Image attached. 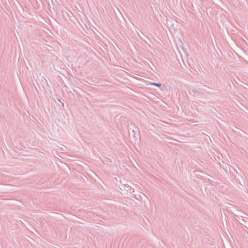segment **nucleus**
<instances>
[{
  "instance_id": "nucleus-2",
  "label": "nucleus",
  "mask_w": 248,
  "mask_h": 248,
  "mask_svg": "<svg viewBox=\"0 0 248 248\" xmlns=\"http://www.w3.org/2000/svg\"><path fill=\"white\" fill-rule=\"evenodd\" d=\"M151 84L154 85V86H158V87H159L160 86V85H159V84H157L154 83H151Z\"/></svg>"
},
{
  "instance_id": "nucleus-1",
  "label": "nucleus",
  "mask_w": 248,
  "mask_h": 248,
  "mask_svg": "<svg viewBox=\"0 0 248 248\" xmlns=\"http://www.w3.org/2000/svg\"><path fill=\"white\" fill-rule=\"evenodd\" d=\"M55 102L58 105L60 108H61V107L64 106V104L62 102L61 100L58 98H57V100H55Z\"/></svg>"
}]
</instances>
